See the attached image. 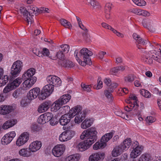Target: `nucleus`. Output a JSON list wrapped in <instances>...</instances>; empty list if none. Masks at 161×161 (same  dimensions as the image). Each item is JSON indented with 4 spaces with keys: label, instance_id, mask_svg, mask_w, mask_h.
Returning <instances> with one entry per match:
<instances>
[{
    "label": "nucleus",
    "instance_id": "46",
    "mask_svg": "<svg viewBox=\"0 0 161 161\" xmlns=\"http://www.w3.org/2000/svg\"><path fill=\"white\" fill-rule=\"evenodd\" d=\"M14 88L9 84H8L7 86L3 89V93L6 94L13 90Z\"/></svg>",
    "mask_w": 161,
    "mask_h": 161
},
{
    "label": "nucleus",
    "instance_id": "8",
    "mask_svg": "<svg viewBox=\"0 0 161 161\" xmlns=\"http://www.w3.org/2000/svg\"><path fill=\"white\" fill-rule=\"evenodd\" d=\"M19 14H23L24 19L27 21L28 24L30 22V24L33 22V20H32V16L34 15H36L43 13V11H19Z\"/></svg>",
    "mask_w": 161,
    "mask_h": 161
},
{
    "label": "nucleus",
    "instance_id": "16",
    "mask_svg": "<svg viewBox=\"0 0 161 161\" xmlns=\"http://www.w3.org/2000/svg\"><path fill=\"white\" fill-rule=\"evenodd\" d=\"M16 136L15 131L10 132L5 134L2 138L1 142L2 144L6 145L10 143Z\"/></svg>",
    "mask_w": 161,
    "mask_h": 161
},
{
    "label": "nucleus",
    "instance_id": "21",
    "mask_svg": "<svg viewBox=\"0 0 161 161\" xmlns=\"http://www.w3.org/2000/svg\"><path fill=\"white\" fill-rule=\"evenodd\" d=\"M71 117L70 111L68 114H65L61 116L59 119V123L62 125H65L70 121Z\"/></svg>",
    "mask_w": 161,
    "mask_h": 161
},
{
    "label": "nucleus",
    "instance_id": "26",
    "mask_svg": "<svg viewBox=\"0 0 161 161\" xmlns=\"http://www.w3.org/2000/svg\"><path fill=\"white\" fill-rule=\"evenodd\" d=\"M104 82L108 86H110L109 88V90L111 92H113L114 89L118 86V84L115 83H111V81L110 79L106 78L104 80Z\"/></svg>",
    "mask_w": 161,
    "mask_h": 161
},
{
    "label": "nucleus",
    "instance_id": "28",
    "mask_svg": "<svg viewBox=\"0 0 161 161\" xmlns=\"http://www.w3.org/2000/svg\"><path fill=\"white\" fill-rule=\"evenodd\" d=\"M17 122L16 119H11L6 121L3 124V128L4 129H7L16 124Z\"/></svg>",
    "mask_w": 161,
    "mask_h": 161
},
{
    "label": "nucleus",
    "instance_id": "2",
    "mask_svg": "<svg viewBox=\"0 0 161 161\" xmlns=\"http://www.w3.org/2000/svg\"><path fill=\"white\" fill-rule=\"evenodd\" d=\"M97 132L96 129L91 128L83 131L81 134L80 138L85 140L79 143L77 148L80 151L82 152L88 149L97 139Z\"/></svg>",
    "mask_w": 161,
    "mask_h": 161
},
{
    "label": "nucleus",
    "instance_id": "32",
    "mask_svg": "<svg viewBox=\"0 0 161 161\" xmlns=\"http://www.w3.org/2000/svg\"><path fill=\"white\" fill-rule=\"evenodd\" d=\"M71 96L69 94H66L62 96L58 100L63 105L66 103L70 100Z\"/></svg>",
    "mask_w": 161,
    "mask_h": 161
},
{
    "label": "nucleus",
    "instance_id": "15",
    "mask_svg": "<svg viewBox=\"0 0 161 161\" xmlns=\"http://www.w3.org/2000/svg\"><path fill=\"white\" fill-rule=\"evenodd\" d=\"M66 147L63 144H58L55 146L52 150L53 155L56 157H59L64 152Z\"/></svg>",
    "mask_w": 161,
    "mask_h": 161
},
{
    "label": "nucleus",
    "instance_id": "48",
    "mask_svg": "<svg viewBox=\"0 0 161 161\" xmlns=\"http://www.w3.org/2000/svg\"><path fill=\"white\" fill-rule=\"evenodd\" d=\"M37 121L39 124H44L47 122L43 114L40 116L38 119Z\"/></svg>",
    "mask_w": 161,
    "mask_h": 161
},
{
    "label": "nucleus",
    "instance_id": "49",
    "mask_svg": "<svg viewBox=\"0 0 161 161\" xmlns=\"http://www.w3.org/2000/svg\"><path fill=\"white\" fill-rule=\"evenodd\" d=\"M155 120V119L154 117L151 116H147L146 119V122L149 125L154 122Z\"/></svg>",
    "mask_w": 161,
    "mask_h": 161
},
{
    "label": "nucleus",
    "instance_id": "17",
    "mask_svg": "<svg viewBox=\"0 0 161 161\" xmlns=\"http://www.w3.org/2000/svg\"><path fill=\"white\" fill-rule=\"evenodd\" d=\"M19 7H16L17 9H19V10H48L49 9L41 7L39 8H38L35 6L31 5L28 6L26 8L25 7L24 4L22 3H19L18 4Z\"/></svg>",
    "mask_w": 161,
    "mask_h": 161
},
{
    "label": "nucleus",
    "instance_id": "52",
    "mask_svg": "<svg viewBox=\"0 0 161 161\" xmlns=\"http://www.w3.org/2000/svg\"><path fill=\"white\" fill-rule=\"evenodd\" d=\"M97 85L96 87L97 89H99L103 87V82L101 81V78H98L97 80Z\"/></svg>",
    "mask_w": 161,
    "mask_h": 161
},
{
    "label": "nucleus",
    "instance_id": "63",
    "mask_svg": "<svg viewBox=\"0 0 161 161\" xmlns=\"http://www.w3.org/2000/svg\"><path fill=\"white\" fill-rule=\"evenodd\" d=\"M142 12V16H149L150 15L149 13L147 12V11H140Z\"/></svg>",
    "mask_w": 161,
    "mask_h": 161
},
{
    "label": "nucleus",
    "instance_id": "61",
    "mask_svg": "<svg viewBox=\"0 0 161 161\" xmlns=\"http://www.w3.org/2000/svg\"><path fill=\"white\" fill-rule=\"evenodd\" d=\"M69 109L70 108L69 106L68 105H66L61 108V110H64V113H66L67 111H68Z\"/></svg>",
    "mask_w": 161,
    "mask_h": 161
},
{
    "label": "nucleus",
    "instance_id": "7",
    "mask_svg": "<svg viewBox=\"0 0 161 161\" xmlns=\"http://www.w3.org/2000/svg\"><path fill=\"white\" fill-rule=\"evenodd\" d=\"M151 55L149 53H146L145 56L143 58V60L146 63L148 64H151L153 63V58L154 60L161 64V57L158 55L157 53L155 51H150Z\"/></svg>",
    "mask_w": 161,
    "mask_h": 161
},
{
    "label": "nucleus",
    "instance_id": "37",
    "mask_svg": "<svg viewBox=\"0 0 161 161\" xmlns=\"http://www.w3.org/2000/svg\"><path fill=\"white\" fill-rule=\"evenodd\" d=\"M59 21L61 25L66 28L70 29L72 27L71 23L66 19H60Z\"/></svg>",
    "mask_w": 161,
    "mask_h": 161
},
{
    "label": "nucleus",
    "instance_id": "53",
    "mask_svg": "<svg viewBox=\"0 0 161 161\" xmlns=\"http://www.w3.org/2000/svg\"><path fill=\"white\" fill-rule=\"evenodd\" d=\"M50 53L49 50L46 48H44L43 49L42 53H40L42 56L43 55L44 56H48Z\"/></svg>",
    "mask_w": 161,
    "mask_h": 161
},
{
    "label": "nucleus",
    "instance_id": "59",
    "mask_svg": "<svg viewBox=\"0 0 161 161\" xmlns=\"http://www.w3.org/2000/svg\"><path fill=\"white\" fill-rule=\"evenodd\" d=\"M7 95L6 94L4 93L0 94V102L3 101L7 97Z\"/></svg>",
    "mask_w": 161,
    "mask_h": 161
},
{
    "label": "nucleus",
    "instance_id": "55",
    "mask_svg": "<svg viewBox=\"0 0 161 161\" xmlns=\"http://www.w3.org/2000/svg\"><path fill=\"white\" fill-rule=\"evenodd\" d=\"M50 121V124L52 126L55 125H57L58 123V121L57 119L53 117V118L51 119Z\"/></svg>",
    "mask_w": 161,
    "mask_h": 161
},
{
    "label": "nucleus",
    "instance_id": "36",
    "mask_svg": "<svg viewBox=\"0 0 161 161\" xmlns=\"http://www.w3.org/2000/svg\"><path fill=\"white\" fill-rule=\"evenodd\" d=\"M151 156L147 154H142L139 158L138 161H150Z\"/></svg>",
    "mask_w": 161,
    "mask_h": 161
},
{
    "label": "nucleus",
    "instance_id": "43",
    "mask_svg": "<svg viewBox=\"0 0 161 161\" xmlns=\"http://www.w3.org/2000/svg\"><path fill=\"white\" fill-rule=\"evenodd\" d=\"M43 115L47 122L49 121L53 117V114L51 112H46Z\"/></svg>",
    "mask_w": 161,
    "mask_h": 161
},
{
    "label": "nucleus",
    "instance_id": "24",
    "mask_svg": "<svg viewBox=\"0 0 161 161\" xmlns=\"http://www.w3.org/2000/svg\"><path fill=\"white\" fill-rule=\"evenodd\" d=\"M131 140L130 138L125 139L123 141L122 143L119 145L121 149L123 150L124 151L127 150L131 144Z\"/></svg>",
    "mask_w": 161,
    "mask_h": 161
},
{
    "label": "nucleus",
    "instance_id": "40",
    "mask_svg": "<svg viewBox=\"0 0 161 161\" xmlns=\"http://www.w3.org/2000/svg\"><path fill=\"white\" fill-rule=\"evenodd\" d=\"M140 94L147 98H149L151 96V93L145 89H141L140 91Z\"/></svg>",
    "mask_w": 161,
    "mask_h": 161
},
{
    "label": "nucleus",
    "instance_id": "57",
    "mask_svg": "<svg viewBox=\"0 0 161 161\" xmlns=\"http://www.w3.org/2000/svg\"><path fill=\"white\" fill-rule=\"evenodd\" d=\"M112 31L114 33L116 34L117 36L119 37H123L124 36V35L118 32L117 31L115 30L114 29H113Z\"/></svg>",
    "mask_w": 161,
    "mask_h": 161
},
{
    "label": "nucleus",
    "instance_id": "50",
    "mask_svg": "<svg viewBox=\"0 0 161 161\" xmlns=\"http://www.w3.org/2000/svg\"><path fill=\"white\" fill-rule=\"evenodd\" d=\"M112 92L109 90V88L108 89V90H105L104 91V94L106 97L108 99H110V101H111L112 100V97L111 93V92Z\"/></svg>",
    "mask_w": 161,
    "mask_h": 161
},
{
    "label": "nucleus",
    "instance_id": "12",
    "mask_svg": "<svg viewBox=\"0 0 161 161\" xmlns=\"http://www.w3.org/2000/svg\"><path fill=\"white\" fill-rule=\"evenodd\" d=\"M29 137L30 134L28 132H25L22 133L17 138L16 142V145L18 147L24 145L28 142Z\"/></svg>",
    "mask_w": 161,
    "mask_h": 161
},
{
    "label": "nucleus",
    "instance_id": "27",
    "mask_svg": "<svg viewBox=\"0 0 161 161\" xmlns=\"http://www.w3.org/2000/svg\"><path fill=\"white\" fill-rule=\"evenodd\" d=\"M58 63L59 65L67 68H72L75 65L73 62L69 60H64L63 61H59Z\"/></svg>",
    "mask_w": 161,
    "mask_h": 161
},
{
    "label": "nucleus",
    "instance_id": "9",
    "mask_svg": "<svg viewBox=\"0 0 161 161\" xmlns=\"http://www.w3.org/2000/svg\"><path fill=\"white\" fill-rule=\"evenodd\" d=\"M132 146L133 147L131 151L130 155L131 158H135L141 154L143 150V147L141 145H139L136 141L133 142Z\"/></svg>",
    "mask_w": 161,
    "mask_h": 161
},
{
    "label": "nucleus",
    "instance_id": "51",
    "mask_svg": "<svg viewBox=\"0 0 161 161\" xmlns=\"http://www.w3.org/2000/svg\"><path fill=\"white\" fill-rule=\"evenodd\" d=\"M125 80L126 82H131L133 81L134 78L133 76L130 75L125 77Z\"/></svg>",
    "mask_w": 161,
    "mask_h": 161
},
{
    "label": "nucleus",
    "instance_id": "25",
    "mask_svg": "<svg viewBox=\"0 0 161 161\" xmlns=\"http://www.w3.org/2000/svg\"><path fill=\"white\" fill-rule=\"evenodd\" d=\"M19 154L24 157H28L32 155L31 150L27 148H23L21 149L19 152Z\"/></svg>",
    "mask_w": 161,
    "mask_h": 161
},
{
    "label": "nucleus",
    "instance_id": "18",
    "mask_svg": "<svg viewBox=\"0 0 161 161\" xmlns=\"http://www.w3.org/2000/svg\"><path fill=\"white\" fill-rule=\"evenodd\" d=\"M42 145V143L40 141H36L31 142L29 145V147L31 152L34 153L41 148Z\"/></svg>",
    "mask_w": 161,
    "mask_h": 161
},
{
    "label": "nucleus",
    "instance_id": "29",
    "mask_svg": "<svg viewBox=\"0 0 161 161\" xmlns=\"http://www.w3.org/2000/svg\"><path fill=\"white\" fill-rule=\"evenodd\" d=\"M93 120L92 119H86L81 123V127L83 129H86L90 127L93 123Z\"/></svg>",
    "mask_w": 161,
    "mask_h": 161
},
{
    "label": "nucleus",
    "instance_id": "44",
    "mask_svg": "<svg viewBox=\"0 0 161 161\" xmlns=\"http://www.w3.org/2000/svg\"><path fill=\"white\" fill-rule=\"evenodd\" d=\"M133 2L136 5L142 7L145 6L146 2L144 0H132Z\"/></svg>",
    "mask_w": 161,
    "mask_h": 161
},
{
    "label": "nucleus",
    "instance_id": "45",
    "mask_svg": "<svg viewBox=\"0 0 161 161\" xmlns=\"http://www.w3.org/2000/svg\"><path fill=\"white\" fill-rule=\"evenodd\" d=\"M81 86L84 91L90 92L91 90L92 86L91 85H87L85 84L82 83Z\"/></svg>",
    "mask_w": 161,
    "mask_h": 161
},
{
    "label": "nucleus",
    "instance_id": "38",
    "mask_svg": "<svg viewBox=\"0 0 161 161\" xmlns=\"http://www.w3.org/2000/svg\"><path fill=\"white\" fill-rule=\"evenodd\" d=\"M63 105L60 101L58 99L56 101L52 104V109L54 110L59 109L61 106Z\"/></svg>",
    "mask_w": 161,
    "mask_h": 161
},
{
    "label": "nucleus",
    "instance_id": "31",
    "mask_svg": "<svg viewBox=\"0 0 161 161\" xmlns=\"http://www.w3.org/2000/svg\"><path fill=\"white\" fill-rule=\"evenodd\" d=\"M80 157L81 156L79 154H74L67 157L65 159V161H78Z\"/></svg>",
    "mask_w": 161,
    "mask_h": 161
},
{
    "label": "nucleus",
    "instance_id": "14",
    "mask_svg": "<svg viewBox=\"0 0 161 161\" xmlns=\"http://www.w3.org/2000/svg\"><path fill=\"white\" fill-rule=\"evenodd\" d=\"M47 82L50 85L54 86H59L61 85L62 81L59 77L54 75H48L46 78Z\"/></svg>",
    "mask_w": 161,
    "mask_h": 161
},
{
    "label": "nucleus",
    "instance_id": "54",
    "mask_svg": "<svg viewBox=\"0 0 161 161\" xmlns=\"http://www.w3.org/2000/svg\"><path fill=\"white\" fill-rule=\"evenodd\" d=\"M152 48L153 49H158L160 50V52L161 54V45H158L157 43L154 42L153 44L152 45Z\"/></svg>",
    "mask_w": 161,
    "mask_h": 161
},
{
    "label": "nucleus",
    "instance_id": "22",
    "mask_svg": "<svg viewBox=\"0 0 161 161\" xmlns=\"http://www.w3.org/2000/svg\"><path fill=\"white\" fill-rule=\"evenodd\" d=\"M50 103L49 102H45L41 103L38 106L37 111L40 113H44L47 111L49 108Z\"/></svg>",
    "mask_w": 161,
    "mask_h": 161
},
{
    "label": "nucleus",
    "instance_id": "23",
    "mask_svg": "<svg viewBox=\"0 0 161 161\" xmlns=\"http://www.w3.org/2000/svg\"><path fill=\"white\" fill-rule=\"evenodd\" d=\"M13 109V107L8 105H2L0 106V114L5 115L11 112Z\"/></svg>",
    "mask_w": 161,
    "mask_h": 161
},
{
    "label": "nucleus",
    "instance_id": "41",
    "mask_svg": "<svg viewBox=\"0 0 161 161\" xmlns=\"http://www.w3.org/2000/svg\"><path fill=\"white\" fill-rule=\"evenodd\" d=\"M56 56L59 60H60L59 61H63L65 59L64 54V53L62 52V50H61L60 49H59V51L57 53Z\"/></svg>",
    "mask_w": 161,
    "mask_h": 161
},
{
    "label": "nucleus",
    "instance_id": "11",
    "mask_svg": "<svg viewBox=\"0 0 161 161\" xmlns=\"http://www.w3.org/2000/svg\"><path fill=\"white\" fill-rule=\"evenodd\" d=\"M23 67L22 63L19 60L14 62L11 69V74L14 77L17 76L21 71Z\"/></svg>",
    "mask_w": 161,
    "mask_h": 161
},
{
    "label": "nucleus",
    "instance_id": "6",
    "mask_svg": "<svg viewBox=\"0 0 161 161\" xmlns=\"http://www.w3.org/2000/svg\"><path fill=\"white\" fill-rule=\"evenodd\" d=\"M112 133H107L103 136L100 141L96 142L93 145V148L95 150L104 148L107 145V142L113 137Z\"/></svg>",
    "mask_w": 161,
    "mask_h": 161
},
{
    "label": "nucleus",
    "instance_id": "19",
    "mask_svg": "<svg viewBox=\"0 0 161 161\" xmlns=\"http://www.w3.org/2000/svg\"><path fill=\"white\" fill-rule=\"evenodd\" d=\"M40 89L35 87L30 90L28 94V98L29 100H32L35 99L40 95Z\"/></svg>",
    "mask_w": 161,
    "mask_h": 161
},
{
    "label": "nucleus",
    "instance_id": "58",
    "mask_svg": "<svg viewBox=\"0 0 161 161\" xmlns=\"http://www.w3.org/2000/svg\"><path fill=\"white\" fill-rule=\"evenodd\" d=\"M113 6L111 3H107L105 6V9L106 10H110L112 9Z\"/></svg>",
    "mask_w": 161,
    "mask_h": 161
},
{
    "label": "nucleus",
    "instance_id": "47",
    "mask_svg": "<svg viewBox=\"0 0 161 161\" xmlns=\"http://www.w3.org/2000/svg\"><path fill=\"white\" fill-rule=\"evenodd\" d=\"M8 81V77L7 75L4 76V78L0 80V87L5 85Z\"/></svg>",
    "mask_w": 161,
    "mask_h": 161
},
{
    "label": "nucleus",
    "instance_id": "4",
    "mask_svg": "<svg viewBox=\"0 0 161 161\" xmlns=\"http://www.w3.org/2000/svg\"><path fill=\"white\" fill-rule=\"evenodd\" d=\"M81 108L80 106H76L70 110V114L72 118L75 116L74 121L75 123L79 124L85 118L87 111H81Z\"/></svg>",
    "mask_w": 161,
    "mask_h": 161
},
{
    "label": "nucleus",
    "instance_id": "1",
    "mask_svg": "<svg viewBox=\"0 0 161 161\" xmlns=\"http://www.w3.org/2000/svg\"><path fill=\"white\" fill-rule=\"evenodd\" d=\"M36 70L34 68H31L25 72L22 75L23 80H25L21 85V88L15 90L12 96L15 99L20 97L23 93V90H28L31 87L36 81V77L34 76Z\"/></svg>",
    "mask_w": 161,
    "mask_h": 161
},
{
    "label": "nucleus",
    "instance_id": "10",
    "mask_svg": "<svg viewBox=\"0 0 161 161\" xmlns=\"http://www.w3.org/2000/svg\"><path fill=\"white\" fill-rule=\"evenodd\" d=\"M54 90V86L53 85L47 84L45 86L42 90L39 98L41 100L45 99L46 97L49 96Z\"/></svg>",
    "mask_w": 161,
    "mask_h": 161
},
{
    "label": "nucleus",
    "instance_id": "5",
    "mask_svg": "<svg viewBox=\"0 0 161 161\" xmlns=\"http://www.w3.org/2000/svg\"><path fill=\"white\" fill-rule=\"evenodd\" d=\"M112 133H107L103 136L100 141L96 142L93 145V148L95 150L104 148L107 145V142L113 137Z\"/></svg>",
    "mask_w": 161,
    "mask_h": 161
},
{
    "label": "nucleus",
    "instance_id": "20",
    "mask_svg": "<svg viewBox=\"0 0 161 161\" xmlns=\"http://www.w3.org/2000/svg\"><path fill=\"white\" fill-rule=\"evenodd\" d=\"M105 156L103 153H94L91 155L89 158V161H100Z\"/></svg>",
    "mask_w": 161,
    "mask_h": 161
},
{
    "label": "nucleus",
    "instance_id": "39",
    "mask_svg": "<svg viewBox=\"0 0 161 161\" xmlns=\"http://www.w3.org/2000/svg\"><path fill=\"white\" fill-rule=\"evenodd\" d=\"M90 3L93 9H101V6L97 1L91 0Z\"/></svg>",
    "mask_w": 161,
    "mask_h": 161
},
{
    "label": "nucleus",
    "instance_id": "13",
    "mask_svg": "<svg viewBox=\"0 0 161 161\" xmlns=\"http://www.w3.org/2000/svg\"><path fill=\"white\" fill-rule=\"evenodd\" d=\"M75 135V131L72 130H67L64 131L60 135L59 139L61 142H65L71 139Z\"/></svg>",
    "mask_w": 161,
    "mask_h": 161
},
{
    "label": "nucleus",
    "instance_id": "42",
    "mask_svg": "<svg viewBox=\"0 0 161 161\" xmlns=\"http://www.w3.org/2000/svg\"><path fill=\"white\" fill-rule=\"evenodd\" d=\"M58 47L59 49H60L62 50V52L65 53H68L69 50V46L67 44L62 45Z\"/></svg>",
    "mask_w": 161,
    "mask_h": 161
},
{
    "label": "nucleus",
    "instance_id": "3",
    "mask_svg": "<svg viewBox=\"0 0 161 161\" xmlns=\"http://www.w3.org/2000/svg\"><path fill=\"white\" fill-rule=\"evenodd\" d=\"M92 53L86 48H83L80 50H76L75 51L74 55L77 61L82 66L86 64L91 65L92 64L90 56L92 55Z\"/></svg>",
    "mask_w": 161,
    "mask_h": 161
},
{
    "label": "nucleus",
    "instance_id": "34",
    "mask_svg": "<svg viewBox=\"0 0 161 161\" xmlns=\"http://www.w3.org/2000/svg\"><path fill=\"white\" fill-rule=\"evenodd\" d=\"M22 80H23L22 78L18 77L14 80L10 84L14 89L18 87L22 81Z\"/></svg>",
    "mask_w": 161,
    "mask_h": 161
},
{
    "label": "nucleus",
    "instance_id": "64",
    "mask_svg": "<svg viewBox=\"0 0 161 161\" xmlns=\"http://www.w3.org/2000/svg\"><path fill=\"white\" fill-rule=\"evenodd\" d=\"M27 105V103L25 100L22 99L20 102V105L22 107L26 106Z\"/></svg>",
    "mask_w": 161,
    "mask_h": 161
},
{
    "label": "nucleus",
    "instance_id": "62",
    "mask_svg": "<svg viewBox=\"0 0 161 161\" xmlns=\"http://www.w3.org/2000/svg\"><path fill=\"white\" fill-rule=\"evenodd\" d=\"M32 130L34 132H36L39 130V128L36 125H33L31 127Z\"/></svg>",
    "mask_w": 161,
    "mask_h": 161
},
{
    "label": "nucleus",
    "instance_id": "56",
    "mask_svg": "<svg viewBox=\"0 0 161 161\" xmlns=\"http://www.w3.org/2000/svg\"><path fill=\"white\" fill-rule=\"evenodd\" d=\"M102 25L103 28L105 29H108L112 31L113 29H114L113 28H112L110 25L105 23H102Z\"/></svg>",
    "mask_w": 161,
    "mask_h": 161
},
{
    "label": "nucleus",
    "instance_id": "30",
    "mask_svg": "<svg viewBox=\"0 0 161 161\" xmlns=\"http://www.w3.org/2000/svg\"><path fill=\"white\" fill-rule=\"evenodd\" d=\"M132 36L134 39L136 41V42L138 44L144 45H146L147 42V41L143 39L136 33H134L133 34Z\"/></svg>",
    "mask_w": 161,
    "mask_h": 161
},
{
    "label": "nucleus",
    "instance_id": "35",
    "mask_svg": "<svg viewBox=\"0 0 161 161\" xmlns=\"http://www.w3.org/2000/svg\"><path fill=\"white\" fill-rule=\"evenodd\" d=\"M120 146L119 145L118 146L115 147L112 152V155L114 157L118 156L120 153L123 152L124 151L123 150L121 149Z\"/></svg>",
    "mask_w": 161,
    "mask_h": 161
},
{
    "label": "nucleus",
    "instance_id": "60",
    "mask_svg": "<svg viewBox=\"0 0 161 161\" xmlns=\"http://www.w3.org/2000/svg\"><path fill=\"white\" fill-rule=\"evenodd\" d=\"M106 54V53L105 52L101 51L98 54V57L100 59H103L105 55Z\"/></svg>",
    "mask_w": 161,
    "mask_h": 161
},
{
    "label": "nucleus",
    "instance_id": "33",
    "mask_svg": "<svg viewBox=\"0 0 161 161\" xmlns=\"http://www.w3.org/2000/svg\"><path fill=\"white\" fill-rule=\"evenodd\" d=\"M125 66H119L112 68L110 71V73L112 75H115L119 71H123L126 69Z\"/></svg>",
    "mask_w": 161,
    "mask_h": 161
}]
</instances>
